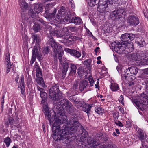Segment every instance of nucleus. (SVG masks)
Segmentation results:
<instances>
[{"label":"nucleus","instance_id":"14","mask_svg":"<svg viewBox=\"0 0 148 148\" xmlns=\"http://www.w3.org/2000/svg\"><path fill=\"white\" fill-rule=\"evenodd\" d=\"M80 39L79 37L76 36H69V37L66 36L64 37L63 42L66 43L67 44L71 43V42L76 40H79Z\"/></svg>","mask_w":148,"mask_h":148},{"label":"nucleus","instance_id":"38","mask_svg":"<svg viewBox=\"0 0 148 148\" xmlns=\"http://www.w3.org/2000/svg\"><path fill=\"white\" fill-rule=\"evenodd\" d=\"M90 107L88 104H86L85 103L82 108V110L87 113H88L90 110Z\"/></svg>","mask_w":148,"mask_h":148},{"label":"nucleus","instance_id":"22","mask_svg":"<svg viewBox=\"0 0 148 148\" xmlns=\"http://www.w3.org/2000/svg\"><path fill=\"white\" fill-rule=\"evenodd\" d=\"M68 63L66 62H64L62 64V77L64 78L69 68Z\"/></svg>","mask_w":148,"mask_h":148},{"label":"nucleus","instance_id":"27","mask_svg":"<svg viewBox=\"0 0 148 148\" xmlns=\"http://www.w3.org/2000/svg\"><path fill=\"white\" fill-rule=\"evenodd\" d=\"M70 65L71 68L70 74L73 75L76 73L77 67L76 65L72 63H70Z\"/></svg>","mask_w":148,"mask_h":148},{"label":"nucleus","instance_id":"16","mask_svg":"<svg viewBox=\"0 0 148 148\" xmlns=\"http://www.w3.org/2000/svg\"><path fill=\"white\" fill-rule=\"evenodd\" d=\"M20 8H21V10L22 11L21 12V17H22V12H25L26 16L27 14H28V13L30 11H29L27 8L28 7V5L27 3L24 1H22L21 2L20 4Z\"/></svg>","mask_w":148,"mask_h":148},{"label":"nucleus","instance_id":"43","mask_svg":"<svg viewBox=\"0 0 148 148\" xmlns=\"http://www.w3.org/2000/svg\"><path fill=\"white\" fill-rule=\"evenodd\" d=\"M39 51H38L36 47H34L32 51V56H33V57L36 58V56L38 55V53H39Z\"/></svg>","mask_w":148,"mask_h":148},{"label":"nucleus","instance_id":"42","mask_svg":"<svg viewBox=\"0 0 148 148\" xmlns=\"http://www.w3.org/2000/svg\"><path fill=\"white\" fill-rule=\"evenodd\" d=\"M91 62L92 60L91 59H88L87 60H85L84 62V64L85 65H86L88 66V68L89 69L91 68Z\"/></svg>","mask_w":148,"mask_h":148},{"label":"nucleus","instance_id":"12","mask_svg":"<svg viewBox=\"0 0 148 148\" xmlns=\"http://www.w3.org/2000/svg\"><path fill=\"white\" fill-rule=\"evenodd\" d=\"M105 3L103 5H102L101 3L97 7V10L99 12L102 13L103 12H107L109 10L108 9V5H112L113 4V1L111 0H108L107 3Z\"/></svg>","mask_w":148,"mask_h":148},{"label":"nucleus","instance_id":"10","mask_svg":"<svg viewBox=\"0 0 148 148\" xmlns=\"http://www.w3.org/2000/svg\"><path fill=\"white\" fill-rule=\"evenodd\" d=\"M127 23L130 26H136L139 23V18L136 16L131 15L128 17Z\"/></svg>","mask_w":148,"mask_h":148},{"label":"nucleus","instance_id":"3","mask_svg":"<svg viewBox=\"0 0 148 148\" xmlns=\"http://www.w3.org/2000/svg\"><path fill=\"white\" fill-rule=\"evenodd\" d=\"M69 124L66 128V134L63 135L62 136V140L65 139H69V137L70 138L71 136L73 135L75 132H78V133H80V131L84 129L81 125L79 122V119L78 118L73 117L71 118L69 121Z\"/></svg>","mask_w":148,"mask_h":148},{"label":"nucleus","instance_id":"58","mask_svg":"<svg viewBox=\"0 0 148 148\" xmlns=\"http://www.w3.org/2000/svg\"><path fill=\"white\" fill-rule=\"evenodd\" d=\"M123 99H124V98H123V96L121 95L119 99V101L120 102H121L122 103L123 102Z\"/></svg>","mask_w":148,"mask_h":148},{"label":"nucleus","instance_id":"56","mask_svg":"<svg viewBox=\"0 0 148 148\" xmlns=\"http://www.w3.org/2000/svg\"><path fill=\"white\" fill-rule=\"evenodd\" d=\"M90 5L91 6H93L95 5V0H90Z\"/></svg>","mask_w":148,"mask_h":148},{"label":"nucleus","instance_id":"47","mask_svg":"<svg viewBox=\"0 0 148 148\" xmlns=\"http://www.w3.org/2000/svg\"><path fill=\"white\" fill-rule=\"evenodd\" d=\"M69 29L71 31L73 32H75L78 31V29L75 27H68Z\"/></svg>","mask_w":148,"mask_h":148},{"label":"nucleus","instance_id":"17","mask_svg":"<svg viewBox=\"0 0 148 148\" xmlns=\"http://www.w3.org/2000/svg\"><path fill=\"white\" fill-rule=\"evenodd\" d=\"M137 133L139 139L141 141L142 145H143L145 139L146 138V134H144L143 131L140 129L137 131Z\"/></svg>","mask_w":148,"mask_h":148},{"label":"nucleus","instance_id":"18","mask_svg":"<svg viewBox=\"0 0 148 148\" xmlns=\"http://www.w3.org/2000/svg\"><path fill=\"white\" fill-rule=\"evenodd\" d=\"M88 85V82L86 80L83 79L81 80L79 84V90L80 91H84Z\"/></svg>","mask_w":148,"mask_h":148},{"label":"nucleus","instance_id":"36","mask_svg":"<svg viewBox=\"0 0 148 148\" xmlns=\"http://www.w3.org/2000/svg\"><path fill=\"white\" fill-rule=\"evenodd\" d=\"M84 104H85V103L83 101H78L76 103H74V105L76 107L80 109L81 108H82Z\"/></svg>","mask_w":148,"mask_h":148},{"label":"nucleus","instance_id":"13","mask_svg":"<svg viewBox=\"0 0 148 148\" xmlns=\"http://www.w3.org/2000/svg\"><path fill=\"white\" fill-rule=\"evenodd\" d=\"M126 14L125 10L123 8H120L117 10H115L113 12L112 14V17H114V19H119L121 16L122 15L124 16Z\"/></svg>","mask_w":148,"mask_h":148},{"label":"nucleus","instance_id":"30","mask_svg":"<svg viewBox=\"0 0 148 148\" xmlns=\"http://www.w3.org/2000/svg\"><path fill=\"white\" fill-rule=\"evenodd\" d=\"M5 124L6 125H13L14 126H15V125H14L15 124V121L13 118L9 117L8 118L7 121L5 122Z\"/></svg>","mask_w":148,"mask_h":148},{"label":"nucleus","instance_id":"59","mask_svg":"<svg viewBox=\"0 0 148 148\" xmlns=\"http://www.w3.org/2000/svg\"><path fill=\"white\" fill-rule=\"evenodd\" d=\"M37 90L38 91H39L40 92V94L41 92H42L44 91V90L43 89L40 88L38 86L37 87Z\"/></svg>","mask_w":148,"mask_h":148},{"label":"nucleus","instance_id":"29","mask_svg":"<svg viewBox=\"0 0 148 148\" xmlns=\"http://www.w3.org/2000/svg\"><path fill=\"white\" fill-rule=\"evenodd\" d=\"M129 69L130 73L135 75H136L138 72V69L136 66H131Z\"/></svg>","mask_w":148,"mask_h":148},{"label":"nucleus","instance_id":"5","mask_svg":"<svg viewBox=\"0 0 148 148\" xmlns=\"http://www.w3.org/2000/svg\"><path fill=\"white\" fill-rule=\"evenodd\" d=\"M30 17L32 18V20L33 22L38 21L42 25H45L46 22L44 21L42 19L38 17L35 12H34L32 9H30V11L28 14H27L26 16L25 12L22 13V22L24 27L27 26V24L30 21L29 19Z\"/></svg>","mask_w":148,"mask_h":148},{"label":"nucleus","instance_id":"20","mask_svg":"<svg viewBox=\"0 0 148 148\" xmlns=\"http://www.w3.org/2000/svg\"><path fill=\"white\" fill-rule=\"evenodd\" d=\"M70 19L68 21L70 22L75 24V25H78L81 23L82 22L81 19L79 17H76L75 16L72 17L71 18V17L70 16Z\"/></svg>","mask_w":148,"mask_h":148},{"label":"nucleus","instance_id":"64","mask_svg":"<svg viewBox=\"0 0 148 148\" xmlns=\"http://www.w3.org/2000/svg\"><path fill=\"white\" fill-rule=\"evenodd\" d=\"M20 88H25V87L24 86V82H20Z\"/></svg>","mask_w":148,"mask_h":148},{"label":"nucleus","instance_id":"55","mask_svg":"<svg viewBox=\"0 0 148 148\" xmlns=\"http://www.w3.org/2000/svg\"><path fill=\"white\" fill-rule=\"evenodd\" d=\"M8 66L7 67V69L6 70V72L7 73H8L10 71V67L11 66V65L10 64H8V65H7Z\"/></svg>","mask_w":148,"mask_h":148},{"label":"nucleus","instance_id":"45","mask_svg":"<svg viewBox=\"0 0 148 148\" xmlns=\"http://www.w3.org/2000/svg\"><path fill=\"white\" fill-rule=\"evenodd\" d=\"M50 49L49 47H46L44 48L42 53L44 55L47 54L50 52Z\"/></svg>","mask_w":148,"mask_h":148},{"label":"nucleus","instance_id":"51","mask_svg":"<svg viewBox=\"0 0 148 148\" xmlns=\"http://www.w3.org/2000/svg\"><path fill=\"white\" fill-rule=\"evenodd\" d=\"M37 59L40 61H42L43 60V58L42 57V55L39 52V53H38V55L36 56Z\"/></svg>","mask_w":148,"mask_h":148},{"label":"nucleus","instance_id":"7","mask_svg":"<svg viewBox=\"0 0 148 148\" xmlns=\"http://www.w3.org/2000/svg\"><path fill=\"white\" fill-rule=\"evenodd\" d=\"M49 97L53 101H58L62 98V93L58 84L52 86L48 92Z\"/></svg>","mask_w":148,"mask_h":148},{"label":"nucleus","instance_id":"61","mask_svg":"<svg viewBox=\"0 0 148 148\" xmlns=\"http://www.w3.org/2000/svg\"><path fill=\"white\" fill-rule=\"evenodd\" d=\"M21 90V93L23 95H24L25 94L24 93L25 92V88H20Z\"/></svg>","mask_w":148,"mask_h":148},{"label":"nucleus","instance_id":"60","mask_svg":"<svg viewBox=\"0 0 148 148\" xmlns=\"http://www.w3.org/2000/svg\"><path fill=\"white\" fill-rule=\"evenodd\" d=\"M102 0H95V5L99 4V5L101 2V1Z\"/></svg>","mask_w":148,"mask_h":148},{"label":"nucleus","instance_id":"49","mask_svg":"<svg viewBox=\"0 0 148 148\" xmlns=\"http://www.w3.org/2000/svg\"><path fill=\"white\" fill-rule=\"evenodd\" d=\"M54 33L56 35V36L58 37H63V34L61 31H56Z\"/></svg>","mask_w":148,"mask_h":148},{"label":"nucleus","instance_id":"19","mask_svg":"<svg viewBox=\"0 0 148 148\" xmlns=\"http://www.w3.org/2000/svg\"><path fill=\"white\" fill-rule=\"evenodd\" d=\"M143 57V54L141 53H133L131 54V57L132 59L134 60L140 61Z\"/></svg>","mask_w":148,"mask_h":148},{"label":"nucleus","instance_id":"46","mask_svg":"<svg viewBox=\"0 0 148 148\" xmlns=\"http://www.w3.org/2000/svg\"><path fill=\"white\" fill-rule=\"evenodd\" d=\"M5 60L6 64L7 65H8V64H10V55L9 53H8L6 55Z\"/></svg>","mask_w":148,"mask_h":148},{"label":"nucleus","instance_id":"44","mask_svg":"<svg viewBox=\"0 0 148 148\" xmlns=\"http://www.w3.org/2000/svg\"><path fill=\"white\" fill-rule=\"evenodd\" d=\"M11 142V140L10 138L9 137H6L4 140V142L5 143L6 147H9Z\"/></svg>","mask_w":148,"mask_h":148},{"label":"nucleus","instance_id":"1","mask_svg":"<svg viewBox=\"0 0 148 148\" xmlns=\"http://www.w3.org/2000/svg\"><path fill=\"white\" fill-rule=\"evenodd\" d=\"M62 112H55V119L51 123L52 135L55 140L58 141L62 140V136L66 134V130L69 123L66 116Z\"/></svg>","mask_w":148,"mask_h":148},{"label":"nucleus","instance_id":"15","mask_svg":"<svg viewBox=\"0 0 148 148\" xmlns=\"http://www.w3.org/2000/svg\"><path fill=\"white\" fill-rule=\"evenodd\" d=\"M64 50L71 55L74 56L77 58H79L81 55L80 52L75 49L66 48L64 49Z\"/></svg>","mask_w":148,"mask_h":148},{"label":"nucleus","instance_id":"52","mask_svg":"<svg viewBox=\"0 0 148 148\" xmlns=\"http://www.w3.org/2000/svg\"><path fill=\"white\" fill-rule=\"evenodd\" d=\"M49 24H50V23H48V24L47 25L46 28L47 29V30L50 31H51L53 32V30H52V27L51 26L49 25Z\"/></svg>","mask_w":148,"mask_h":148},{"label":"nucleus","instance_id":"23","mask_svg":"<svg viewBox=\"0 0 148 148\" xmlns=\"http://www.w3.org/2000/svg\"><path fill=\"white\" fill-rule=\"evenodd\" d=\"M34 68L36 69V77H42L41 69L40 68V66L38 65L37 62L35 63Z\"/></svg>","mask_w":148,"mask_h":148},{"label":"nucleus","instance_id":"2","mask_svg":"<svg viewBox=\"0 0 148 148\" xmlns=\"http://www.w3.org/2000/svg\"><path fill=\"white\" fill-rule=\"evenodd\" d=\"M71 103L67 99H64L59 102V104L54 107V111L49 110V108L47 103L43 105V111L45 114V117L49 121V124L51 125V123L55 119V112H62V114L65 112L64 109L66 108Z\"/></svg>","mask_w":148,"mask_h":148},{"label":"nucleus","instance_id":"57","mask_svg":"<svg viewBox=\"0 0 148 148\" xmlns=\"http://www.w3.org/2000/svg\"><path fill=\"white\" fill-rule=\"evenodd\" d=\"M36 58L35 57H33V56H32V59L30 61V64L32 65L34 62Z\"/></svg>","mask_w":148,"mask_h":148},{"label":"nucleus","instance_id":"11","mask_svg":"<svg viewBox=\"0 0 148 148\" xmlns=\"http://www.w3.org/2000/svg\"><path fill=\"white\" fill-rule=\"evenodd\" d=\"M58 14H60V15L62 16L63 17L61 18L64 21H68L70 19V16L69 14H70V12L68 13L67 12L66 9L64 7L62 6L61 7L58 11Z\"/></svg>","mask_w":148,"mask_h":148},{"label":"nucleus","instance_id":"21","mask_svg":"<svg viewBox=\"0 0 148 148\" xmlns=\"http://www.w3.org/2000/svg\"><path fill=\"white\" fill-rule=\"evenodd\" d=\"M45 13H51V12H56V9L53 7V5L51 4H47L46 5L45 9Z\"/></svg>","mask_w":148,"mask_h":148},{"label":"nucleus","instance_id":"54","mask_svg":"<svg viewBox=\"0 0 148 148\" xmlns=\"http://www.w3.org/2000/svg\"><path fill=\"white\" fill-rule=\"evenodd\" d=\"M115 123L117 125H118L121 127H122L123 126L122 123L119 121H116L115 122Z\"/></svg>","mask_w":148,"mask_h":148},{"label":"nucleus","instance_id":"24","mask_svg":"<svg viewBox=\"0 0 148 148\" xmlns=\"http://www.w3.org/2000/svg\"><path fill=\"white\" fill-rule=\"evenodd\" d=\"M102 134H99L97 133H95L93 134V136H94L95 139L93 140V142H94V140H96L97 141V142H98V144H100L99 143V141L101 140V139L103 138ZM93 142L92 143V145H93V147L94 145H93Z\"/></svg>","mask_w":148,"mask_h":148},{"label":"nucleus","instance_id":"53","mask_svg":"<svg viewBox=\"0 0 148 148\" xmlns=\"http://www.w3.org/2000/svg\"><path fill=\"white\" fill-rule=\"evenodd\" d=\"M119 112H115L113 114V116L114 119H117L119 117Z\"/></svg>","mask_w":148,"mask_h":148},{"label":"nucleus","instance_id":"50","mask_svg":"<svg viewBox=\"0 0 148 148\" xmlns=\"http://www.w3.org/2000/svg\"><path fill=\"white\" fill-rule=\"evenodd\" d=\"M136 43L138 45V46H139L140 47H143V46L145 45V42L144 41H136Z\"/></svg>","mask_w":148,"mask_h":148},{"label":"nucleus","instance_id":"25","mask_svg":"<svg viewBox=\"0 0 148 148\" xmlns=\"http://www.w3.org/2000/svg\"><path fill=\"white\" fill-rule=\"evenodd\" d=\"M66 109L67 112L70 114H73L75 113L76 110V109L74 107L71 103H69V105Z\"/></svg>","mask_w":148,"mask_h":148},{"label":"nucleus","instance_id":"6","mask_svg":"<svg viewBox=\"0 0 148 148\" xmlns=\"http://www.w3.org/2000/svg\"><path fill=\"white\" fill-rule=\"evenodd\" d=\"M49 40L48 41V43L53 48V51L54 52L55 56L58 59H59L60 64H62V56L63 54L64 51L62 49V47L60 45H58L55 41L53 37H49Z\"/></svg>","mask_w":148,"mask_h":148},{"label":"nucleus","instance_id":"9","mask_svg":"<svg viewBox=\"0 0 148 148\" xmlns=\"http://www.w3.org/2000/svg\"><path fill=\"white\" fill-rule=\"evenodd\" d=\"M135 34L132 33H125L121 35V40L123 42H129L133 40L135 38Z\"/></svg>","mask_w":148,"mask_h":148},{"label":"nucleus","instance_id":"28","mask_svg":"<svg viewBox=\"0 0 148 148\" xmlns=\"http://www.w3.org/2000/svg\"><path fill=\"white\" fill-rule=\"evenodd\" d=\"M40 95L42 99V100L41 101V103H43L47 101L48 95L44 91L40 93Z\"/></svg>","mask_w":148,"mask_h":148},{"label":"nucleus","instance_id":"40","mask_svg":"<svg viewBox=\"0 0 148 148\" xmlns=\"http://www.w3.org/2000/svg\"><path fill=\"white\" fill-rule=\"evenodd\" d=\"M69 99L70 100L73 101L75 103L77 102L79 100L76 95L71 96L69 97Z\"/></svg>","mask_w":148,"mask_h":148},{"label":"nucleus","instance_id":"32","mask_svg":"<svg viewBox=\"0 0 148 148\" xmlns=\"http://www.w3.org/2000/svg\"><path fill=\"white\" fill-rule=\"evenodd\" d=\"M33 29L35 32H39L40 29V25L37 22H35L34 23Z\"/></svg>","mask_w":148,"mask_h":148},{"label":"nucleus","instance_id":"37","mask_svg":"<svg viewBox=\"0 0 148 148\" xmlns=\"http://www.w3.org/2000/svg\"><path fill=\"white\" fill-rule=\"evenodd\" d=\"M32 37L33 40V42H36V43L38 44L40 42V38L39 36L37 34H33L32 35Z\"/></svg>","mask_w":148,"mask_h":148},{"label":"nucleus","instance_id":"4","mask_svg":"<svg viewBox=\"0 0 148 148\" xmlns=\"http://www.w3.org/2000/svg\"><path fill=\"white\" fill-rule=\"evenodd\" d=\"M112 48L117 53L122 54L125 51L128 53L132 52L134 50V46L132 42H123L116 41L112 44Z\"/></svg>","mask_w":148,"mask_h":148},{"label":"nucleus","instance_id":"8","mask_svg":"<svg viewBox=\"0 0 148 148\" xmlns=\"http://www.w3.org/2000/svg\"><path fill=\"white\" fill-rule=\"evenodd\" d=\"M82 130L80 131V133L82 134L81 140V141H80L79 143V145L81 144V145H80L82 147L86 148L89 147L88 146L92 144V146L90 148H91L93 146L92 143L93 140L90 138H87L88 133L84 129H82Z\"/></svg>","mask_w":148,"mask_h":148},{"label":"nucleus","instance_id":"63","mask_svg":"<svg viewBox=\"0 0 148 148\" xmlns=\"http://www.w3.org/2000/svg\"><path fill=\"white\" fill-rule=\"evenodd\" d=\"M119 107V110L121 112L122 114H124V111L123 108L120 107Z\"/></svg>","mask_w":148,"mask_h":148},{"label":"nucleus","instance_id":"41","mask_svg":"<svg viewBox=\"0 0 148 148\" xmlns=\"http://www.w3.org/2000/svg\"><path fill=\"white\" fill-rule=\"evenodd\" d=\"M95 112L99 114L103 113L104 112V110L101 107H97L95 108Z\"/></svg>","mask_w":148,"mask_h":148},{"label":"nucleus","instance_id":"48","mask_svg":"<svg viewBox=\"0 0 148 148\" xmlns=\"http://www.w3.org/2000/svg\"><path fill=\"white\" fill-rule=\"evenodd\" d=\"M103 138L101 140V142L104 143L107 141L109 138L108 136L106 135H102Z\"/></svg>","mask_w":148,"mask_h":148},{"label":"nucleus","instance_id":"35","mask_svg":"<svg viewBox=\"0 0 148 148\" xmlns=\"http://www.w3.org/2000/svg\"><path fill=\"white\" fill-rule=\"evenodd\" d=\"M110 88L113 91H117L119 89V86L118 84L116 83H111V85L110 86Z\"/></svg>","mask_w":148,"mask_h":148},{"label":"nucleus","instance_id":"62","mask_svg":"<svg viewBox=\"0 0 148 148\" xmlns=\"http://www.w3.org/2000/svg\"><path fill=\"white\" fill-rule=\"evenodd\" d=\"M4 102V100H2V101H1V107L2 108L1 110H3V108Z\"/></svg>","mask_w":148,"mask_h":148},{"label":"nucleus","instance_id":"33","mask_svg":"<svg viewBox=\"0 0 148 148\" xmlns=\"http://www.w3.org/2000/svg\"><path fill=\"white\" fill-rule=\"evenodd\" d=\"M42 9V7L40 6L39 4L37 3L35 4L34 10L36 13H40Z\"/></svg>","mask_w":148,"mask_h":148},{"label":"nucleus","instance_id":"31","mask_svg":"<svg viewBox=\"0 0 148 148\" xmlns=\"http://www.w3.org/2000/svg\"><path fill=\"white\" fill-rule=\"evenodd\" d=\"M63 16L62 15H60V14H58H58L56 16H55V18L53 19L55 20L57 22H61L62 23L63 22L64 23H66L68 21H65L64 20H63L62 19H61V18Z\"/></svg>","mask_w":148,"mask_h":148},{"label":"nucleus","instance_id":"34","mask_svg":"<svg viewBox=\"0 0 148 148\" xmlns=\"http://www.w3.org/2000/svg\"><path fill=\"white\" fill-rule=\"evenodd\" d=\"M130 72L129 71V68L128 69H125L123 72L122 73L121 75L123 78L124 77L125 79H128L129 77V75H130L129 73Z\"/></svg>","mask_w":148,"mask_h":148},{"label":"nucleus","instance_id":"26","mask_svg":"<svg viewBox=\"0 0 148 148\" xmlns=\"http://www.w3.org/2000/svg\"><path fill=\"white\" fill-rule=\"evenodd\" d=\"M56 13V12H51V13L49 12L45 13L44 15L46 18L50 20L52 19H53L54 18Z\"/></svg>","mask_w":148,"mask_h":148},{"label":"nucleus","instance_id":"39","mask_svg":"<svg viewBox=\"0 0 148 148\" xmlns=\"http://www.w3.org/2000/svg\"><path fill=\"white\" fill-rule=\"evenodd\" d=\"M37 78L38 79H36V81L38 84H40L42 87H44L45 85V84L44 82V81L42 77Z\"/></svg>","mask_w":148,"mask_h":148}]
</instances>
